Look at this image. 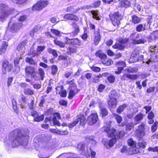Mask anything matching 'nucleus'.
Returning <instances> with one entry per match:
<instances>
[{
    "instance_id": "obj_35",
    "label": "nucleus",
    "mask_w": 158,
    "mask_h": 158,
    "mask_svg": "<svg viewBox=\"0 0 158 158\" xmlns=\"http://www.w3.org/2000/svg\"><path fill=\"white\" fill-rule=\"evenodd\" d=\"M91 13L93 15V18L97 20H100V18L98 16V10H92Z\"/></svg>"
},
{
    "instance_id": "obj_15",
    "label": "nucleus",
    "mask_w": 158,
    "mask_h": 158,
    "mask_svg": "<svg viewBox=\"0 0 158 158\" xmlns=\"http://www.w3.org/2000/svg\"><path fill=\"white\" fill-rule=\"evenodd\" d=\"M22 25V23H21L12 24L11 22H10L9 23V26L10 27V30L12 32H15L19 30Z\"/></svg>"
},
{
    "instance_id": "obj_47",
    "label": "nucleus",
    "mask_w": 158,
    "mask_h": 158,
    "mask_svg": "<svg viewBox=\"0 0 158 158\" xmlns=\"http://www.w3.org/2000/svg\"><path fill=\"white\" fill-rule=\"evenodd\" d=\"M128 144L132 147L136 146V142L133 140L132 139L130 138L127 141Z\"/></svg>"
},
{
    "instance_id": "obj_9",
    "label": "nucleus",
    "mask_w": 158,
    "mask_h": 158,
    "mask_svg": "<svg viewBox=\"0 0 158 158\" xmlns=\"http://www.w3.org/2000/svg\"><path fill=\"white\" fill-rule=\"evenodd\" d=\"M109 16L113 25L115 26H118L120 24L121 16L118 12H115L113 14H110Z\"/></svg>"
},
{
    "instance_id": "obj_55",
    "label": "nucleus",
    "mask_w": 158,
    "mask_h": 158,
    "mask_svg": "<svg viewBox=\"0 0 158 158\" xmlns=\"http://www.w3.org/2000/svg\"><path fill=\"white\" fill-rule=\"evenodd\" d=\"M158 124V122H156L152 126V131L154 132L156 131L157 128V125Z\"/></svg>"
},
{
    "instance_id": "obj_1",
    "label": "nucleus",
    "mask_w": 158,
    "mask_h": 158,
    "mask_svg": "<svg viewBox=\"0 0 158 158\" xmlns=\"http://www.w3.org/2000/svg\"><path fill=\"white\" fill-rule=\"evenodd\" d=\"M29 131L27 129L21 131L16 129L11 132L9 135V144L13 147L21 145L25 146L28 143Z\"/></svg>"
},
{
    "instance_id": "obj_30",
    "label": "nucleus",
    "mask_w": 158,
    "mask_h": 158,
    "mask_svg": "<svg viewBox=\"0 0 158 158\" xmlns=\"http://www.w3.org/2000/svg\"><path fill=\"white\" fill-rule=\"evenodd\" d=\"M127 105L124 104L120 106L117 109V112L118 114H120L127 107Z\"/></svg>"
},
{
    "instance_id": "obj_17",
    "label": "nucleus",
    "mask_w": 158,
    "mask_h": 158,
    "mask_svg": "<svg viewBox=\"0 0 158 158\" xmlns=\"http://www.w3.org/2000/svg\"><path fill=\"white\" fill-rule=\"evenodd\" d=\"M64 19L71 20H74L77 21L79 20L78 18L76 15L73 14H66L64 16Z\"/></svg>"
},
{
    "instance_id": "obj_18",
    "label": "nucleus",
    "mask_w": 158,
    "mask_h": 158,
    "mask_svg": "<svg viewBox=\"0 0 158 158\" xmlns=\"http://www.w3.org/2000/svg\"><path fill=\"white\" fill-rule=\"evenodd\" d=\"M56 89L57 90V93H58V91H59V94L61 97H65L66 96V91L65 90H63V85H61L57 87Z\"/></svg>"
},
{
    "instance_id": "obj_42",
    "label": "nucleus",
    "mask_w": 158,
    "mask_h": 158,
    "mask_svg": "<svg viewBox=\"0 0 158 158\" xmlns=\"http://www.w3.org/2000/svg\"><path fill=\"white\" fill-rule=\"evenodd\" d=\"M139 54V51L138 49H135L133 52L131 54V58L133 57L135 59H137V56Z\"/></svg>"
},
{
    "instance_id": "obj_23",
    "label": "nucleus",
    "mask_w": 158,
    "mask_h": 158,
    "mask_svg": "<svg viewBox=\"0 0 158 158\" xmlns=\"http://www.w3.org/2000/svg\"><path fill=\"white\" fill-rule=\"evenodd\" d=\"M2 47L0 48V55H2L5 53L8 46V44L5 41L2 42Z\"/></svg>"
},
{
    "instance_id": "obj_32",
    "label": "nucleus",
    "mask_w": 158,
    "mask_h": 158,
    "mask_svg": "<svg viewBox=\"0 0 158 158\" xmlns=\"http://www.w3.org/2000/svg\"><path fill=\"white\" fill-rule=\"evenodd\" d=\"M120 6L121 7H127L130 6V2L127 0L121 1L120 3Z\"/></svg>"
},
{
    "instance_id": "obj_52",
    "label": "nucleus",
    "mask_w": 158,
    "mask_h": 158,
    "mask_svg": "<svg viewBox=\"0 0 158 158\" xmlns=\"http://www.w3.org/2000/svg\"><path fill=\"white\" fill-rule=\"evenodd\" d=\"M20 59H22L21 57H20L19 58H16L14 60L15 65V67H17V68L18 69V71H19L20 70V68L17 66V65L18 64L19 62V60H20Z\"/></svg>"
},
{
    "instance_id": "obj_25",
    "label": "nucleus",
    "mask_w": 158,
    "mask_h": 158,
    "mask_svg": "<svg viewBox=\"0 0 158 158\" xmlns=\"http://www.w3.org/2000/svg\"><path fill=\"white\" fill-rule=\"evenodd\" d=\"M102 64L106 66H109L113 64V61L110 59L105 58L102 61Z\"/></svg>"
},
{
    "instance_id": "obj_11",
    "label": "nucleus",
    "mask_w": 158,
    "mask_h": 158,
    "mask_svg": "<svg viewBox=\"0 0 158 158\" xmlns=\"http://www.w3.org/2000/svg\"><path fill=\"white\" fill-rule=\"evenodd\" d=\"M110 140L106 139H103L102 140V143L105 147L107 149H108L113 146L116 142V139L114 137Z\"/></svg>"
},
{
    "instance_id": "obj_4",
    "label": "nucleus",
    "mask_w": 158,
    "mask_h": 158,
    "mask_svg": "<svg viewBox=\"0 0 158 158\" xmlns=\"http://www.w3.org/2000/svg\"><path fill=\"white\" fill-rule=\"evenodd\" d=\"M14 11H10L6 5L0 4V20L4 21Z\"/></svg>"
},
{
    "instance_id": "obj_57",
    "label": "nucleus",
    "mask_w": 158,
    "mask_h": 158,
    "mask_svg": "<svg viewBox=\"0 0 158 158\" xmlns=\"http://www.w3.org/2000/svg\"><path fill=\"white\" fill-rule=\"evenodd\" d=\"M57 71V67L55 65H53L52 67V73L53 75H55Z\"/></svg>"
},
{
    "instance_id": "obj_49",
    "label": "nucleus",
    "mask_w": 158,
    "mask_h": 158,
    "mask_svg": "<svg viewBox=\"0 0 158 158\" xmlns=\"http://www.w3.org/2000/svg\"><path fill=\"white\" fill-rule=\"evenodd\" d=\"M91 7L90 6H82L80 8H78L77 9H76L75 10L73 11V12L74 13H76L79 11L80 10H82L83 9H89Z\"/></svg>"
},
{
    "instance_id": "obj_64",
    "label": "nucleus",
    "mask_w": 158,
    "mask_h": 158,
    "mask_svg": "<svg viewBox=\"0 0 158 158\" xmlns=\"http://www.w3.org/2000/svg\"><path fill=\"white\" fill-rule=\"evenodd\" d=\"M51 32L53 34L59 36L60 35V32L56 30L52 29L51 30Z\"/></svg>"
},
{
    "instance_id": "obj_26",
    "label": "nucleus",
    "mask_w": 158,
    "mask_h": 158,
    "mask_svg": "<svg viewBox=\"0 0 158 158\" xmlns=\"http://www.w3.org/2000/svg\"><path fill=\"white\" fill-rule=\"evenodd\" d=\"M40 26H37L34 27L32 31L30 32V35L31 37L33 36L35 34L40 31Z\"/></svg>"
},
{
    "instance_id": "obj_39",
    "label": "nucleus",
    "mask_w": 158,
    "mask_h": 158,
    "mask_svg": "<svg viewBox=\"0 0 158 158\" xmlns=\"http://www.w3.org/2000/svg\"><path fill=\"white\" fill-rule=\"evenodd\" d=\"M136 30L138 32L143 31L145 30V26L142 24H139L136 27Z\"/></svg>"
},
{
    "instance_id": "obj_46",
    "label": "nucleus",
    "mask_w": 158,
    "mask_h": 158,
    "mask_svg": "<svg viewBox=\"0 0 158 158\" xmlns=\"http://www.w3.org/2000/svg\"><path fill=\"white\" fill-rule=\"evenodd\" d=\"M113 114L115 116V118L116 119L117 123H120L122 121V117L120 116L115 113H113Z\"/></svg>"
},
{
    "instance_id": "obj_24",
    "label": "nucleus",
    "mask_w": 158,
    "mask_h": 158,
    "mask_svg": "<svg viewBox=\"0 0 158 158\" xmlns=\"http://www.w3.org/2000/svg\"><path fill=\"white\" fill-rule=\"evenodd\" d=\"M45 48L44 46H39L37 47L36 50V52L33 53L34 56H38L40 53L41 52H42Z\"/></svg>"
},
{
    "instance_id": "obj_8",
    "label": "nucleus",
    "mask_w": 158,
    "mask_h": 158,
    "mask_svg": "<svg viewBox=\"0 0 158 158\" xmlns=\"http://www.w3.org/2000/svg\"><path fill=\"white\" fill-rule=\"evenodd\" d=\"M117 94L115 90L112 91L109 94L110 100L108 101L109 106L112 108H114L117 105Z\"/></svg>"
},
{
    "instance_id": "obj_38",
    "label": "nucleus",
    "mask_w": 158,
    "mask_h": 158,
    "mask_svg": "<svg viewBox=\"0 0 158 158\" xmlns=\"http://www.w3.org/2000/svg\"><path fill=\"white\" fill-rule=\"evenodd\" d=\"M143 117V115L141 113L138 114L134 118L135 121L138 122L142 120Z\"/></svg>"
},
{
    "instance_id": "obj_63",
    "label": "nucleus",
    "mask_w": 158,
    "mask_h": 158,
    "mask_svg": "<svg viewBox=\"0 0 158 158\" xmlns=\"http://www.w3.org/2000/svg\"><path fill=\"white\" fill-rule=\"evenodd\" d=\"M34 102L33 100H31V102L28 104V106L30 109L31 110H33L34 109Z\"/></svg>"
},
{
    "instance_id": "obj_58",
    "label": "nucleus",
    "mask_w": 158,
    "mask_h": 158,
    "mask_svg": "<svg viewBox=\"0 0 158 158\" xmlns=\"http://www.w3.org/2000/svg\"><path fill=\"white\" fill-rule=\"evenodd\" d=\"M107 80L110 83H113L115 81V77L114 76H110L107 77Z\"/></svg>"
},
{
    "instance_id": "obj_41",
    "label": "nucleus",
    "mask_w": 158,
    "mask_h": 158,
    "mask_svg": "<svg viewBox=\"0 0 158 158\" xmlns=\"http://www.w3.org/2000/svg\"><path fill=\"white\" fill-rule=\"evenodd\" d=\"M25 61L26 62L32 65H36L37 64L36 63L32 58L29 57H27L26 58Z\"/></svg>"
},
{
    "instance_id": "obj_6",
    "label": "nucleus",
    "mask_w": 158,
    "mask_h": 158,
    "mask_svg": "<svg viewBox=\"0 0 158 158\" xmlns=\"http://www.w3.org/2000/svg\"><path fill=\"white\" fill-rule=\"evenodd\" d=\"M147 130H149V128L146 125L145 123H142L138 126V128L136 131V134L138 137L143 138L145 135V131Z\"/></svg>"
},
{
    "instance_id": "obj_22",
    "label": "nucleus",
    "mask_w": 158,
    "mask_h": 158,
    "mask_svg": "<svg viewBox=\"0 0 158 158\" xmlns=\"http://www.w3.org/2000/svg\"><path fill=\"white\" fill-rule=\"evenodd\" d=\"M26 43L25 42H23L19 44L17 48V50L21 52V54H23L25 51V45H26Z\"/></svg>"
},
{
    "instance_id": "obj_21",
    "label": "nucleus",
    "mask_w": 158,
    "mask_h": 158,
    "mask_svg": "<svg viewBox=\"0 0 158 158\" xmlns=\"http://www.w3.org/2000/svg\"><path fill=\"white\" fill-rule=\"evenodd\" d=\"M139 152V149L138 148L132 147L128 149L127 154L131 155Z\"/></svg>"
},
{
    "instance_id": "obj_29",
    "label": "nucleus",
    "mask_w": 158,
    "mask_h": 158,
    "mask_svg": "<svg viewBox=\"0 0 158 158\" xmlns=\"http://www.w3.org/2000/svg\"><path fill=\"white\" fill-rule=\"evenodd\" d=\"M126 77L130 79L135 80L137 78L138 76L135 75L125 74L123 76L122 78L125 79L124 77Z\"/></svg>"
},
{
    "instance_id": "obj_40",
    "label": "nucleus",
    "mask_w": 158,
    "mask_h": 158,
    "mask_svg": "<svg viewBox=\"0 0 158 158\" xmlns=\"http://www.w3.org/2000/svg\"><path fill=\"white\" fill-rule=\"evenodd\" d=\"M24 93L28 95H32L34 93L33 90L28 87L24 89Z\"/></svg>"
},
{
    "instance_id": "obj_34",
    "label": "nucleus",
    "mask_w": 158,
    "mask_h": 158,
    "mask_svg": "<svg viewBox=\"0 0 158 158\" xmlns=\"http://www.w3.org/2000/svg\"><path fill=\"white\" fill-rule=\"evenodd\" d=\"M132 21L134 24H137L139 23L141 21V19L136 15H134L132 17Z\"/></svg>"
},
{
    "instance_id": "obj_45",
    "label": "nucleus",
    "mask_w": 158,
    "mask_h": 158,
    "mask_svg": "<svg viewBox=\"0 0 158 158\" xmlns=\"http://www.w3.org/2000/svg\"><path fill=\"white\" fill-rule=\"evenodd\" d=\"M48 51L50 53L52 54L55 57H56L57 56L58 54L56 50L49 48L48 49Z\"/></svg>"
},
{
    "instance_id": "obj_36",
    "label": "nucleus",
    "mask_w": 158,
    "mask_h": 158,
    "mask_svg": "<svg viewBox=\"0 0 158 158\" xmlns=\"http://www.w3.org/2000/svg\"><path fill=\"white\" fill-rule=\"evenodd\" d=\"M55 44L60 48H64L65 46V43L57 39L54 40Z\"/></svg>"
},
{
    "instance_id": "obj_31",
    "label": "nucleus",
    "mask_w": 158,
    "mask_h": 158,
    "mask_svg": "<svg viewBox=\"0 0 158 158\" xmlns=\"http://www.w3.org/2000/svg\"><path fill=\"white\" fill-rule=\"evenodd\" d=\"M26 98L23 96H22L21 98H20L19 101L21 103L20 106L22 108H23L25 107V105L26 103Z\"/></svg>"
},
{
    "instance_id": "obj_43",
    "label": "nucleus",
    "mask_w": 158,
    "mask_h": 158,
    "mask_svg": "<svg viewBox=\"0 0 158 158\" xmlns=\"http://www.w3.org/2000/svg\"><path fill=\"white\" fill-rule=\"evenodd\" d=\"M38 74L40 76V79L43 80L44 76V72L42 69L40 68L38 71Z\"/></svg>"
},
{
    "instance_id": "obj_37",
    "label": "nucleus",
    "mask_w": 158,
    "mask_h": 158,
    "mask_svg": "<svg viewBox=\"0 0 158 158\" xmlns=\"http://www.w3.org/2000/svg\"><path fill=\"white\" fill-rule=\"evenodd\" d=\"M35 118L34 120L36 122H40L43 121L44 119V116L43 115H40L39 114Z\"/></svg>"
},
{
    "instance_id": "obj_50",
    "label": "nucleus",
    "mask_w": 158,
    "mask_h": 158,
    "mask_svg": "<svg viewBox=\"0 0 158 158\" xmlns=\"http://www.w3.org/2000/svg\"><path fill=\"white\" fill-rule=\"evenodd\" d=\"M101 1L98 0L97 1L95 2L92 4V6H91V7L96 8L99 7L101 4ZM91 7H90V8Z\"/></svg>"
},
{
    "instance_id": "obj_16",
    "label": "nucleus",
    "mask_w": 158,
    "mask_h": 158,
    "mask_svg": "<svg viewBox=\"0 0 158 158\" xmlns=\"http://www.w3.org/2000/svg\"><path fill=\"white\" fill-rule=\"evenodd\" d=\"M101 40V36L99 34V30L97 29L95 30L94 32V44L97 45Z\"/></svg>"
},
{
    "instance_id": "obj_2",
    "label": "nucleus",
    "mask_w": 158,
    "mask_h": 158,
    "mask_svg": "<svg viewBox=\"0 0 158 158\" xmlns=\"http://www.w3.org/2000/svg\"><path fill=\"white\" fill-rule=\"evenodd\" d=\"M102 130L107 133L108 135L111 137H114L116 139L118 138L122 137L125 135L123 131H121L119 132L118 135L116 134L115 129L111 128L110 125L109 124L106 127L105 126L102 128Z\"/></svg>"
},
{
    "instance_id": "obj_14",
    "label": "nucleus",
    "mask_w": 158,
    "mask_h": 158,
    "mask_svg": "<svg viewBox=\"0 0 158 158\" xmlns=\"http://www.w3.org/2000/svg\"><path fill=\"white\" fill-rule=\"evenodd\" d=\"M141 35V34H137L136 35L135 39H133L132 40V43L135 44H144L145 42H146V40L144 39V37L143 36H142L141 39L137 40Z\"/></svg>"
},
{
    "instance_id": "obj_13",
    "label": "nucleus",
    "mask_w": 158,
    "mask_h": 158,
    "mask_svg": "<svg viewBox=\"0 0 158 158\" xmlns=\"http://www.w3.org/2000/svg\"><path fill=\"white\" fill-rule=\"evenodd\" d=\"M98 120V115L97 113L91 114L88 117L87 122L88 124L92 125L95 124Z\"/></svg>"
},
{
    "instance_id": "obj_48",
    "label": "nucleus",
    "mask_w": 158,
    "mask_h": 158,
    "mask_svg": "<svg viewBox=\"0 0 158 158\" xmlns=\"http://www.w3.org/2000/svg\"><path fill=\"white\" fill-rule=\"evenodd\" d=\"M151 39L155 40L158 38V31L153 32L150 35Z\"/></svg>"
},
{
    "instance_id": "obj_5",
    "label": "nucleus",
    "mask_w": 158,
    "mask_h": 158,
    "mask_svg": "<svg viewBox=\"0 0 158 158\" xmlns=\"http://www.w3.org/2000/svg\"><path fill=\"white\" fill-rule=\"evenodd\" d=\"M74 79L70 81H67L66 82V84H69V90L68 98L69 99L73 98L76 94L78 93L76 84L74 82Z\"/></svg>"
},
{
    "instance_id": "obj_53",
    "label": "nucleus",
    "mask_w": 158,
    "mask_h": 158,
    "mask_svg": "<svg viewBox=\"0 0 158 158\" xmlns=\"http://www.w3.org/2000/svg\"><path fill=\"white\" fill-rule=\"evenodd\" d=\"M79 121V119L77 118L73 121V123L69 124L68 125V127L69 128H71L76 125L78 123Z\"/></svg>"
},
{
    "instance_id": "obj_60",
    "label": "nucleus",
    "mask_w": 158,
    "mask_h": 158,
    "mask_svg": "<svg viewBox=\"0 0 158 158\" xmlns=\"http://www.w3.org/2000/svg\"><path fill=\"white\" fill-rule=\"evenodd\" d=\"M126 130L127 131L131 130L134 127L133 124L132 123L127 124L126 126Z\"/></svg>"
},
{
    "instance_id": "obj_3",
    "label": "nucleus",
    "mask_w": 158,
    "mask_h": 158,
    "mask_svg": "<svg viewBox=\"0 0 158 158\" xmlns=\"http://www.w3.org/2000/svg\"><path fill=\"white\" fill-rule=\"evenodd\" d=\"M77 150L82 155L85 156L87 158L90 156V152L91 148L88 147V144L84 143H80L77 146Z\"/></svg>"
},
{
    "instance_id": "obj_59",
    "label": "nucleus",
    "mask_w": 158,
    "mask_h": 158,
    "mask_svg": "<svg viewBox=\"0 0 158 158\" xmlns=\"http://www.w3.org/2000/svg\"><path fill=\"white\" fill-rule=\"evenodd\" d=\"M146 144V143L145 142H140L138 143L137 146L139 148L143 149L145 147Z\"/></svg>"
},
{
    "instance_id": "obj_33",
    "label": "nucleus",
    "mask_w": 158,
    "mask_h": 158,
    "mask_svg": "<svg viewBox=\"0 0 158 158\" xmlns=\"http://www.w3.org/2000/svg\"><path fill=\"white\" fill-rule=\"evenodd\" d=\"M113 48L114 49H118L119 50H121L124 48V45L119 42L118 43H116L113 46Z\"/></svg>"
},
{
    "instance_id": "obj_19",
    "label": "nucleus",
    "mask_w": 158,
    "mask_h": 158,
    "mask_svg": "<svg viewBox=\"0 0 158 158\" xmlns=\"http://www.w3.org/2000/svg\"><path fill=\"white\" fill-rule=\"evenodd\" d=\"M44 135L43 134H41L36 137L34 139V143H35V146H38L39 144V143L43 142L44 140Z\"/></svg>"
},
{
    "instance_id": "obj_7",
    "label": "nucleus",
    "mask_w": 158,
    "mask_h": 158,
    "mask_svg": "<svg viewBox=\"0 0 158 158\" xmlns=\"http://www.w3.org/2000/svg\"><path fill=\"white\" fill-rule=\"evenodd\" d=\"M49 4V2L47 0H40L37 2L32 7L33 10H40L46 7Z\"/></svg>"
},
{
    "instance_id": "obj_62",
    "label": "nucleus",
    "mask_w": 158,
    "mask_h": 158,
    "mask_svg": "<svg viewBox=\"0 0 158 158\" xmlns=\"http://www.w3.org/2000/svg\"><path fill=\"white\" fill-rule=\"evenodd\" d=\"M19 85L20 87L24 88V89L29 87L28 84H27L25 83H20L19 84Z\"/></svg>"
},
{
    "instance_id": "obj_61",
    "label": "nucleus",
    "mask_w": 158,
    "mask_h": 158,
    "mask_svg": "<svg viewBox=\"0 0 158 158\" xmlns=\"http://www.w3.org/2000/svg\"><path fill=\"white\" fill-rule=\"evenodd\" d=\"M148 150L150 152H158V147H149Z\"/></svg>"
},
{
    "instance_id": "obj_27",
    "label": "nucleus",
    "mask_w": 158,
    "mask_h": 158,
    "mask_svg": "<svg viewBox=\"0 0 158 158\" xmlns=\"http://www.w3.org/2000/svg\"><path fill=\"white\" fill-rule=\"evenodd\" d=\"M95 54L96 56H98L101 59L102 61V60H104L106 57V55L102 53L101 51H97Z\"/></svg>"
},
{
    "instance_id": "obj_28",
    "label": "nucleus",
    "mask_w": 158,
    "mask_h": 158,
    "mask_svg": "<svg viewBox=\"0 0 158 158\" xmlns=\"http://www.w3.org/2000/svg\"><path fill=\"white\" fill-rule=\"evenodd\" d=\"M100 114L102 117H105L108 114L107 110L102 106H100Z\"/></svg>"
},
{
    "instance_id": "obj_12",
    "label": "nucleus",
    "mask_w": 158,
    "mask_h": 158,
    "mask_svg": "<svg viewBox=\"0 0 158 158\" xmlns=\"http://www.w3.org/2000/svg\"><path fill=\"white\" fill-rule=\"evenodd\" d=\"M13 65L10 64L8 61H5L2 64V72L3 74L6 73V72H10L12 69Z\"/></svg>"
},
{
    "instance_id": "obj_51",
    "label": "nucleus",
    "mask_w": 158,
    "mask_h": 158,
    "mask_svg": "<svg viewBox=\"0 0 158 158\" xmlns=\"http://www.w3.org/2000/svg\"><path fill=\"white\" fill-rule=\"evenodd\" d=\"M115 65L117 67L120 66L125 67L126 66L125 62L123 61H120L116 62L115 64Z\"/></svg>"
},
{
    "instance_id": "obj_44",
    "label": "nucleus",
    "mask_w": 158,
    "mask_h": 158,
    "mask_svg": "<svg viewBox=\"0 0 158 158\" xmlns=\"http://www.w3.org/2000/svg\"><path fill=\"white\" fill-rule=\"evenodd\" d=\"M79 121H80V123L82 125H84L86 123V121L85 119V118L84 116H81L79 118Z\"/></svg>"
},
{
    "instance_id": "obj_56",
    "label": "nucleus",
    "mask_w": 158,
    "mask_h": 158,
    "mask_svg": "<svg viewBox=\"0 0 158 158\" xmlns=\"http://www.w3.org/2000/svg\"><path fill=\"white\" fill-rule=\"evenodd\" d=\"M81 44V41L78 39H73L72 45H80Z\"/></svg>"
},
{
    "instance_id": "obj_54",
    "label": "nucleus",
    "mask_w": 158,
    "mask_h": 158,
    "mask_svg": "<svg viewBox=\"0 0 158 158\" xmlns=\"http://www.w3.org/2000/svg\"><path fill=\"white\" fill-rule=\"evenodd\" d=\"M79 121V119L77 118L73 121V123L69 124L68 125V127L69 128H71L76 125L78 123Z\"/></svg>"
},
{
    "instance_id": "obj_10",
    "label": "nucleus",
    "mask_w": 158,
    "mask_h": 158,
    "mask_svg": "<svg viewBox=\"0 0 158 158\" xmlns=\"http://www.w3.org/2000/svg\"><path fill=\"white\" fill-rule=\"evenodd\" d=\"M25 70L26 75H30L31 77H32L35 80L38 79L34 68L30 66H27L25 68Z\"/></svg>"
},
{
    "instance_id": "obj_20",
    "label": "nucleus",
    "mask_w": 158,
    "mask_h": 158,
    "mask_svg": "<svg viewBox=\"0 0 158 158\" xmlns=\"http://www.w3.org/2000/svg\"><path fill=\"white\" fill-rule=\"evenodd\" d=\"M72 25L73 27V32L71 34L74 36L78 34L80 31L79 26L75 22L73 23Z\"/></svg>"
}]
</instances>
